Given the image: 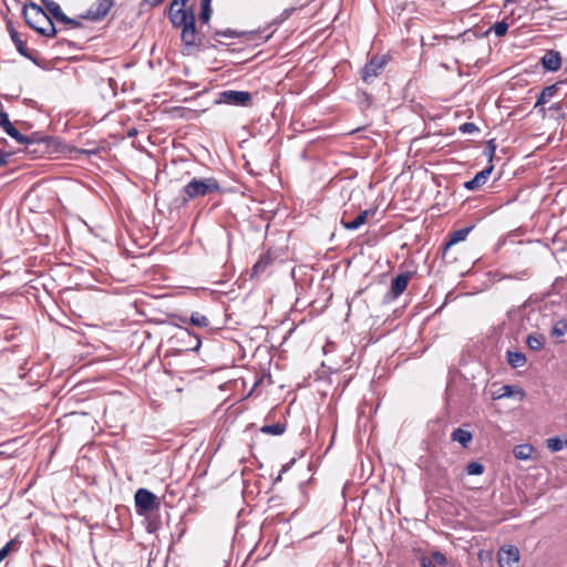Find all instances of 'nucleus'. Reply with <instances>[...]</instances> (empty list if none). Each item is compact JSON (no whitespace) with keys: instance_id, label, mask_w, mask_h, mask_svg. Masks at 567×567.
Returning a JSON list of instances; mask_svg holds the SVG:
<instances>
[{"instance_id":"obj_1","label":"nucleus","mask_w":567,"mask_h":567,"mask_svg":"<svg viewBox=\"0 0 567 567\" xmlns=\"http://www.w3.org/2000/svg\"><path fill=\"white\" fill-rule=\"evenodd\" d=\"M188 0H173L168 8V18L174 28L181 29V40L186 48L216 47L199 33L192 7L185 8Z\"/></svg>"},{"instance_id":"obj_2","label":"nucleus","mask_w":567,"mask_h":567,"mask_svg":"<svg viewBox=\"0 0 567 567\" xmlns=\"http://www.w3.org/2000/svg\"><path fill=\"white\" fill-rule=\"evenodd\" d=\"M22 14L25 23L39 34L53 38L58 33L52 18L39 4L30 1L24 3Z\"/></svg>"},{"instance_id":"obj_3","label":"nucleus","mask_w":567,"mask_h":567,"mask_svg":"<svg viewBox=\"0 0 567 567\" xmlns=\"http://www.w3.org/2000/svg\"><path fill=\"white\" fill-rule=\"evenodd\" d=\"M58 142L53 136L40 132H32L28 135V142L23 144V152L33 158H41L55 153Z\"/></svg>"},{"instance_id":"obj_4","label":"nucleus","mask_w":567,"mask_h":567,"mask_svg":"<svg viewBox=\"0 0 567 567\" xmlns=\"http://www.w3.org/2000/svg\"><path fill=\"white\" fill-rule=\"evenodd\" d=\"M221 187L214 177L192 178L182 189V200L187 203L198 197H205L210 194L220 193Z\"/></svg>"},{"instance_id":"obj_5","label":"nucleus","mask_w":567,"mask_h":567,"mask_svg":"<svg viewBox=\"0 0 567 567\" xmlns=\"http://www.w3.org/2000/svg\"><path fill=\"white\" fill-rule=\"evenodd\" d=\"M215 103L247 107L251 106L252 96L247 91L225 90L218 93Z\"/></svg>"},{"instance_id":"obj_6","label":"nucleus","mask_w":567,"mask_h":567,"mask_svg":"<svg viewBox=\"0 0 567 567\" xmlns=\"http://www.w3.org/2000/svg\"><path fill=\"white\" fill-rule=\"evenodd\" d=\"M134 501L136 513L138 515L146 516L159 506L156 495L146 488H138L135 493Z\"/></svg>"},{"instance_id":"obj_7","label":"nucleus","mask_w":567,"mask_h":567,"mask_svg":"<svg viewBox=\"0 0 567 567\" xmlns=\"http://www.w3.org/2000/svg\"><path fill=\"white\" fill-rule=\"evenodd\" d=\"M388 62L389 58L386 55H373L361 70L362 81L370 84L382 72Z\"/></svg>"},{"instance_id":"obj_8","label":"nucleus","mask_w":567,"mask_h":567,"mask_svg":"<svg viewBox=\"0 0 567 567\" xmlns=\"http://www.w3.org/2000/svg\"><path fill=\"white\" fill-rule=\"evenodd\" d=\"M112 7L113 2L111 0H97L80 18L90 21H101L107 16Z\"/></svg>"},{"instance_id":"obj_9","label":"nucleus","mask_w":567,"mask_h":567,"mask_svg":"<svg viewBox=\"0 0 567 567\" xmlns=\"http://www.w3.org/2000/svg\"><path fill=\"white\" fill-rule=\"evenodd\" d=\"M50 14L58 21L70 25L71 28H81L82 23L75 19L68 17L61 9L60 4L53 0H40Z\"/></svg>"},{"instance_id":"obj_10","label":"nucleus","mask_w":567,"mask_h":567,"mask_svg":"<svg viewBox=\"0 0 567 567\" xmlns=\"http://www.w3.org/2000/svg\"><path fill=\"white\" fill-rule=\"evenodd\" d=\"M216 37H226V38H240L246 37L248 40H260L261 43L266 42L271 34L262 35L259 31H243L238 32L233 29L226 30H215L210 37V39L215 40Z\"/></svg>"},{"instance_id":"obj_11","label":"nucleus","mask_w":567,"mask_h":567,"mask_svg":"<svg viewBox=\"0 0 567 567\" xmlns=\"http://www.w3.org/2000/svg\"><path fill=\"white\" fill-rule=\"evenodd\" d=\"M519 557V550L514 545L503 546L498 551V563L501 567H512L513 564L518 563Z\"/></svg>"},{"instance_id":"obj_12","label":"nucleus","mask_w":567,"mask_h":567,"mask_svg":"<svg viewBox=\"0 0 567 567\" xmlns=\"http://www.w3.org/2000/svg\"><path fill=\"white\" fill-rule=\"evenodd\" d=\"M540 64L548 72H556L561 66V55L556 50H547L540 59Z\"/></svg>"},{"instance_id":"obj_13","label":"nucleus","mask_w":567,"mask_h":567,"mask_svg":"<svg viewBox=\"0 0 567 567\" xmlns=\"http://www.w3.org/2000/svg\"><path fill=\"white\" fill-rule=\"evenodd\" d=\"M412 274L406 271L398 275L391 282L390 293L392 298L401 296L408 287Z\"/></svg>"},{"instance_id":"obj_14","label":"nucleus","mask_w":567,"mask_h":567,"mask_svg":"<svg viewBox=\"0 0 567 567\" xmlns=\"http://www.w3.org/2000/svg\"><path fill=\"white\" fill-rule=\"evenodd\" d=\"M494 169V166L491 164L488 167L484 168L483 171L478 172L471 181H467L464 183V187L467 189V190H476L478 189L481 186H483L489 175L492 174Z\"/></svg>"},{"instance_id":"obj_15","label":"nucleus","mask_w":567,"mask_h":567,"mask_svg":"<svg viewBox=\"0 0 567 567\" xmlns=\"http://www.w3.org/2000/svg\"><path fill=\"white\" fill-rule=\"evenodd\" d=\"M272 261H274V257H272L270 250L260 255L259 259L257 260V262L254 265V267L251 269L250 277L258 278L261 275H264L266 272V270L269 268V266H271Z\"/></svg>"},{"instance_id":"obj_16","label":"nucleus","mask_w":567,"mask_h":567,"mask_svg":"<svg viewBox=\"0 0 567 567\" xmlns=\"http://www.w3.org/2000/svg\"><path fill=\"white\" fill-rule=\"evenodd\" d=\"M375 213L374 209H365L362 210L354 219L347 220L343 216L341 219L342 226L348 230H355L359 227H361L368 219L369 216L373 215Z\"/></svg>"},{"instance_id":"obj_17","label":"nucleus","mask_w":567,"mask_h":567,"mask_svg":"<svg viewBox=\"0 0 567 567\" xmlns=\"http://www.w3.org/2000/svg\"><path fill=\"white\" fill-rule=\"evenodd\" d=\"M472 229H473V226H468V227H464V228L457 229L456 231L452 233L450 235V238L447 239V241L444 244L443 257L444 258L446 257L449 249L453 245L465 240Z\"/></svg>"},{"instance_id":"obj_18","label":"nucleus","mask_w":567,"mask_h":567,"mask_svg":"<svg viewBox=\"0 0 567 567\" xmlns=\"http://www.w3.org/2000/svg\"><path fill=\"white\" fill-rule=\"evenodd\" d=\"M451 440L460 443L462 447L466 449L473 440V434L468 430L456 427L451 433Z\"/></svg>"},{"instance_id":"obj_19","label":"nucleus","mask_w":567,"mask_h":567,"mask_svg":"<svg viewBox=\"0 0 567 567\" xmlns=\"http://www.w3.org/2000/svg\"><path fill=\"white\" fill-rule=\"evenodd\" d=\"M11 40L14 43L17 51L22 56L27 58L28 60L37 64V60L33 56V53L30 50H28V48L25 47V42L20 38L19 32H13Z\"/></svg>"},{"instance_id":"obj_20","label":"nucleus","mask_w":567,"mask_h":567,"mask_svg":"<svg viewBox=\"0 0 567 567\" xmlns=\"http://www.w3.org/2000/svg\"><path fill=\"white\" fill-rule=\"evenodd\" d=\"M557 90L558 83L544 87L537 97L535 107L546 104L557 93Z\"/></svg>"},{"instance_id":"obj_21","label":"nucleus","mask_w":567,"mask_h":567,"mask_svg":"<svg viewBox=\"0 0 567 567\" xmlns=\"http://www.w3.org/2000/svg\"><path fill=\"white\" fill-rule=\"evenodd\" d=\"M546 338L542 333H530L526 338V346L529 350L538 351L545 344Z\"/></svg>"},{"instance_id":"obj_22","label":"nucleus","mask_w":567,"mask_h":567,"mask_svg":"<svg viewBox=\"0 0 567 567\" xmlns=\"http://www.w3.org/2000/svg\"><path fill=\"white\" fill-rule=\"evenodd\" d=\"M182 322H189L193 326L199 327V328H207L209 326V319L199 313V312H193L188 319L181 318Z\"/></svg>"},{"instance_id":"obj_23","label":"nucleus","mask_w":567,"mask_h":567,"mask_svg":"<svg viewBox=\"0 0 567 567\" xmlns=\"http://www.w3.org/2000/svg\"><path fill=\"white\" fill-rule=\"evenodd\" d=\"M534 447L530 444H519L514 447L513 454L517 460L526 461L532 457Z\"/></svg>"},{"instance_id":"obj_24","label":"nucleus","mask_w":567,"mask_h":567,"mask_svg":"<svg viewBox=\"0 0 567 567\" xmlns=\"http://www.w3.org/2000/svg\"><path fill=\"white\" fill-rule=\"evenodd\" d=\"M506 355H507V362L511 364V367H513L515 369L522 368L526 363V357L522 352L508 350L506 352Z\"/></svg>"},{"instance_id":"obj_25","label":"nucleus","mask_w":567,"mask_h":567,"mask_svg":"<svg viewBox=\"0 0 567 567\" xmlns=\"http://www.w3.org/2000/svg\"><path fill=\"white\" fill-rule=\"evenodd\" d=\"M11 138H13L17 143L23 145L28 142V135L20 133V131L11 123L3 130Z\"/></svg>"},{"instance_id":"obj_26","label":"nucleus","mask_w":567,"mask_h":567,"mask_svg":"<svg viewBox=\"0 0 567 567\" xmlns=\"http://www.w3.org/2000/svg\"><path fill=\"white\" fill-rule=\"evenodd\" d=\"M286 427L287 426L285 423H275L270 425H264L260 429V432L270 435H281L286 432Z\"/></svg>"},{"instance_id":"obj_27","label":"nucleus","mask_w":567,"mask_h":567,"mask_svg":"<svg viewBox=\"0 0 567 567\" xmlns=\"http://www.w3.org/2000/svg\"><path fill=\"white\" fill-rule=\"evenodd\" d=\"M20 545V542L17 539H11L0 549V563L12 551L17 550Z\"/></svg>"},{"instance_id":"obj_28","label":"nucleus","mask_w":567,"mask_h":567,"mask_svg":"<svg viewBox=\"0 0 567 567\" xmlns=\"http://www.w3.org/2000/svg\"><path fill=\"white\" fill-rule=\"evenodd\" d=\"M182 334L193 341V343L189 344V350L197 351L199 349L202 341L197 334L190 332L188 329H184Z\"/></svg>"},{"instance_id":"obj_29","label":"nucleus","mask_w":567,"mask_h":567,"mask_svg":"<svg viewBox=\"0 0 567 567\" xmlns=\"http://www.w3.org/2000/svg\"><path fill=\"white\" fill-rule=\"evenodd\" d=\"M567 332V320H559L557 321L553 329H551V336L554 337H563Z\"/></svg>"},{"instance_id":"obj_30","label":"nucleus","mask_w":567,"mask_h":567,"mask_svg":"<svg viewBox=\"0 0 567 567\" xmlns=\"http://www.w3.org/2000/svg\"><path fill=\"white\" fill-rule=\"evenodd\" d=\"M485 471V467L482 463L478 462H470L466 465V473L468 475H482Z\"/></svg>"},{"instance_id":"obj_31","label":"nucleus","mask_w":567,"mask_h":567,"mask_svg":"<svg viewBox=\"0 0 567 567\" xmlns=\"http://www.w3.org/2000/svg\"><path fill=\"white\" fill-rule=\"evenodd\" d=\"M491 29L494 31L496 37L502 38L507 33L508 23L504 20L497 21L496 23L493 24Z\"/></svg>"},{"instance_id":"obj_32","label":"nucleus","mask_w":567,"mask_h":567,"mask_svg":"<svg viewBox=\"0 0 567 567\" xmlns=\"http://www.w3.org/2000/svg\"><path fill=\"white\" fill-rule=\"evenodd\" d=\"M212 13H213L212 7H200L199 20L203 24H206L208 27V30L210 29L209 20H210Z\"/></svg>"},{"instance_id":"obj_33","label":"nucleus","mask_w":567,"mask_h":567,"mask_svg":"<svg viewBox=\"0 0 567 567\" xmlns=\"http://www.w3.org/2000/svg\"><path fill=\"white\" fill-rule=\"evenodd\" d=\"M146 518H147L146 530L148 533L157 532L161 527V519L158 517H151V516H147Z\"/></svg>"},{"instance_id":"obj_34","label":"nucleus","mask_w":567,"mask_h":567,"mask_svg":"<svg viewBox=\"0 0 567 567\" xmlns=\"http://www.w3.org/2000/svg\"><path fill=\"white\" fill-rule=\"evenodd\" d=\"M547 447L553 452L563 450L564 444L559 437H550L547 440Z\"/></svg>"},{"instance_id":"obj_35","label":"nucleus","mask_w":567,"mask_h":567,"mask_svg":"<svg viewBox=\"0 0 567 567\" xmlns=\"http://www.w3.org/2000/svg\"><path fill=\"white\" fill-rule=\"evenodd\" d=\"M460 131L463 133V134H472L474 132H478V127L476 126V124L472 123V122H465L463 123L461 126H460Z\"/></svg>"},{"instance_id":"obj_36","label":"nucleus","mask_w":567,"mask_h":567,"mask_svg":"<svg viewBox=\"0 0 567 567\" xmlns=\"http://www.w3.org/2000/svg\"><path fill=\"white\" fill-rule=\"evenodd\" d=\"M12 157L11 152H6L0 148V167H6L9 165Z\"/></svg>"},{"instance_id":"obj_37","label":"nucleus","mask_w":567,"mask_h":567,"mask_svg":"<svg viewBox=\"0 0 567 567\" xmlns=\"http://www.w3.org/2000/svg\"><path fill=\"white\" fill-rule=\"evenodd\" d=\"M430 558L433 559L434 564H439L442 566H445L447 564L445 555L437 550L432 553V556Z\"/></svg>"},{"instance_id":"obj_38","label":"nucleus","mask_w":567,"mask_h":567,"mask_svg":"<svg viewBox=\"0 0 567 567\" xmlns=\"http://www.w3.org/2000/svg\"><path fill=\"white\" fill-rule=\"evenodd\" d=\"M495 151H496V145L494 144V141L493 140L488 141L484 153L488 157L489 162L494 157Z\"/></svg>"},{"instance_id":"obj_39","label":"nucleus","mask_w":567,"mask_h":567,"mask_svg":"<svg viewBox=\"0 0 567 567\" xmlns=\"http://www.w3.org/2000/svg\"><path fill=\"white\" fill-rule=\"evenodd\" d=\"M11 124V121L9 120V115L0 110V127L4 130L7 126Z\"/></svg>"},{"instance_id":"obj_40","label":"nucleus","mask_w":567,"mask_h":567,"mask_svg":"<svg viewBox=\"0 0 567 567\" xmlns=\"http://www.w3.org/2000/svg\"><path fill=\"white\" fill-rule=\"evenodd\" d=\"M514 388L512 385H503L498 398H509L513 395Z\"/></svg>"},{"instance_id":"obj_41","label":"nucleus","mask_w":567,"mask_h":567,"mask_svg":"<svg viewBox=\"0 0 567 567\" xmlns=\"http://www.w3.org/2000/svg\"><path fill=\"white\" fill-rule=\"evenodd\" d=\"M421 567H435V564L432 558L423 556L421 558Z\"/></svg>"},{"instance_id":"obj_42","label":"nucleus","mask_w":567,"mask_h":567,"mask_svg":"<svg viewBox=\"0 0 567 567\" xmlns=\"http://www.w3.org/2000/svg\"><path fill=\"white\" fill-rule=\"evenodd\" d=\"M526 277H528V272L526 270L524 271H520L519 274L513 276V275H507V276H504L503 278H507V279H519V280H523L525 279Z\"/></svg>"},{"instance_id":"obj_43","label":"nucleus","mask_w":567,"mask_h":567,"mask_svg":"<svg viewBox=\"0 0 567 567\" xmlns=\"http://www.w3.org/2000/svg\"><path fill=\"white\" fill-rule=\"evenodd\" d=\"M7 30H8L9 34H10V38L12 37L13 32H18V31L14 29V27H13V24H12V22H11V21H8V22H7Z\"/></svg>"},{"instance_id":"obj_44","label":"nucleus","mask_w":567,"mask_h":567,"mask_svg":"<svg viewBox=\"0 0 567 567\" xmlns=\"http://www.w3.org/2000/svg\"><path fill=\"white\" fill-rule=\"evenodd\" d=\"M137 134H138V131H137V128H135V127H131V128L127 131V133H126L127 137H130V138H131V137H135Z\"/></svg>"},{"instance_id":"obj_45","label":"nucleus","mask_w":567,"mask_h":567,"mask_svg":"<svg viewBox=\"0 0 567 567\" xmlns=\"http://www.w3.org/2000/svg\"><path fill=\"white\" fill-rule=\"evenodd\" d=\"M145 2H147L150 6L152 7H156L158 6L159 3L163 2V0H145Z\"/></svg>"},{"instance_id":"obj_46","label":"nucleus","mask_w":567,"mask_h":567,"mask_svg":"<svg viewBox=\"0 0 567 567\" xmlns=\"http://www.w3.org/2000/svg\"><path fill=\"white\" fill-rule=\"evenodd\" d=\"M212 0H202L200 7H212Z\"/></svg>"},{"instance_id":"obj_47","label":"nucleus","mask_w":567,"mask_h":567,"mask_svg":"<svg viewBox=\"0 0 567 567\" xmlns=\"http://www.w3.org/2000/svg\"><path fill=\"white\" fill-rule=\"evenodd\" d=\"M551 109L558 110V109H559V104H558V103H557V104H554V105L551 106Z\"/></svg>"},{"instance_id":"obj_48","label":"nucleus","mask_w":567,"mask_h":567,"mask_svg":"<svg viewBox=\"0 0 567 567\" xmlns=\"http://www.w3.org/2000/svg\"><path fill=\"white\" fill-rule=\"evenodd\" d=\"M515 0H505V3H513Z\"/></svg>"},{"instance_id":"obj_49","label":"nucleus","mask_w":567,"mask_h":567,"mask_svg":"<svg viewBox=\"0 0 567 567\" xmlns=\"http://www.w3.org/2000/svg\"><path fill=\"white\" fill-rule=\"evenodd\" d=\"M363 95L365 96V99H370V96L368 95V93L363 92Z\"/></svg>"},{"instance_id":"obj_50","label":"nucleus","mask_w":567,"mask_h":567,"mask_svg":"<svg viewBox=\"0 0 567 567\" xmlns=\"http://www.w3.org/2000/svg\"><path fill=\"white\" fill-rule=\"evenodd\" d=\"M566 444H567V441H566Z\"/></svg>"},{"instance_id":"obj_51","label":"nucleus","mask_w":567,"mask_h":567,"mask_svg":"<svg viewBox=\"0 0 567 567\" xmlns=\"http://www.w3.org/2000/svg\"><path fill=\"white\" fill-rule=\"evenodd\" d=\"M150 567V566H148Z\"/></svg>"}]
</instances>
